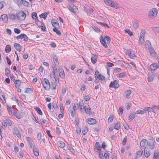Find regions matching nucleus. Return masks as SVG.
<instances>
[{"instance_id": "1", "label": "nucleus", "mask_w": 159, "mask_h": 159, "mask_svg": "<svg viewBox=\"0 0 159 159\" xmlns=\"http://www.w3.org/2000/svg\"><path fill=\"white\" fill-rule=\"evenodd\" d=\"M155 141L152 137H150L148 141L145 139H143L140 142V145L141 147L146 148L148 146V148L151 150L154 149V146H155Z\"/></svg>"}, {"instance_id": "2", "label": "nucleus", "mask_w": 159, "mask_h": 159, "mask_svg": "<svg viewBox=\"0 0 159 159\" xmlns=\"http://www.w3.org/2000/svg\"><path fill=\"white\" fill-rule=\"evenodd\" d=\"M16 16L18 20H23L25 18L26 15L24 11H21L17 12Z\"/></svg>"}, {"instance_id": "3", "label": "nucleus", "mask_w": 159, "mask_h": 159, "mask_svg": "<svg viewBox=\"0 0 159 159\" xmlns=\"http://www.w3.org/2000/svg\"><path fill=\"white\" fill-rule=\"evenodd\" d=\"M104 2L107 5L109 6L113 7L116 9H117L119 7L117 4L115 3L114 1L111 0H104Z\"/></svg>"}, {"instance_id": "4", "label": "nucleus", "mask_w": 159, "mask_h": 159, "mask_svg": "<svg viewBox=\"0 0 159 159\" xmlns=\"http://www.w3.org/2000/svg\"><path fill=\"white\" fill-rule=\"evenodd\" d=\"M42 84L45 89H49L51 87L49 81L46 78L43 79Z\"/></svg>"}, {"instance_id": "5", "label": "nucleus", "mask_w": 159, "mask_h": 159, "mask_svg": "<svg viewBox=\"0 0 159 159\" xmlns=\"http://www.w3.org/2000/svg\"><path fill=\"white\" fill-rule=\"evenodd\" d=\"M119 86L118 81L116 80H115L113 82L111 81L109 84L110 88H114L115 89H117Z\"/></svg>"}, {"instance_id": "6", "label": "nucleus", "mask_w": 159, "mask_h": 159, "mask_svg": "<svg viewBox=\"0 0 159 159\" xmlns=\"http://www.w3.org/2000/svg\"><path fill=\"white\" fill-rule=\"evenodd\" d=\"M157 10L156 8H153L151 9L148 14L150 16H155L157 15Z\"/></svg>"}, {"instance_id": "7", "label": "nucleus", "mask_w": 159, "mask_h": 159, "mask_svg": "<svg viewBox=\"0 0 159 159\" xmlns=\"http://www.w3.org/2000/svg\"><path fill=\"white\" fill-rule=\"evenodd\" d=\"M68 9L70 11L74 13H75L76 12V11L77 9L76 7L73 4L69 5Z\"/></svg>"}, {"instance_id": "8", "label": "nucleus", "mask_w": 159, "mask_h": 159, "mask_svg": "<svg viewBox=\"0 0 159 159\" xmlns=\"http://www.w3.org/2000/svg\"><path fill=\"white\" fill-rule=\"evenodd\" d=\"M144 148V155L145 157L148 158L150 155V151L149 148H147L143 147Z\"/></svg>"}, {"instance_id": "9", "label": "nucleus", "mask_w": 159, "mask_h": 159, "mask_svg": "<svg viewBox=\"0 0 159 159\" xmlns=\"http://www.w3.org/2000/svg\"><path fill=\"white\" fill-rule=\"evenodd\" d=\"M150 68L151 70L154 71L157 68V64L156 63H153L150 65Z\"/></svg>"}, {"instance_id": "10", "label": "nucleus", "mask_w": 159, "mask_h": 159, "mask_svg": "<svg viewBox=\"0 0 159 159\" xmlns=\"http://www.w3.org/2000/svg\"><path fill=\"white\" fill-rule=\"evenodd\" d=\"M96 121L95 119L93 118H90L88 119V123L89 124L93 125L96 124Z\"/></svg>"}, {"instance_id": "11", "label": "nucleus", "mask_w": 159, "mask_h": 159, "mask_svg": "<svg viewBox=\"0 0 159 159\" xmlns=\"http://www.w3.org/2000/svg\"><path fill=\"white\" fill-rule=\"evenodd\" d=\"M59 76L61 78H63L65 77V74L64 71L62 68L60 69L59 70Z\"/></svg>"}, {"instance_id": "12", "label": "nucleus", "mask_w": 159, "mask_h": 159, "mask_svg": "<svg viewBox=\"0 0 159 159\" xmlns=\"http://www.w3.org/2000/svg\"><path fill=\"white\" fill-rule=\"evenodd\" d=\"M0 99L3 103L6 102L5 96L3 93L2 91H0Z\"/></svg>"}, {"instance_id": "13", "label": "nucleus", "mask_w": 159, "mask_h": 159, "mask_svg": "<svg viewBox=\"0 0 159 159\" xmlns=\"http://www.w3.org/2000/svg\"><path fill=\"white\" fill-rule=\"evenodd\" d=\"M100 41L101 43L103 45V46L106 48L107 47V45L105 41L104 40L103 37L102 36H101L100 39Z\"/></svg>"}, {"instance_id": "14", "label": "nucleus", "mask_w": 159, "mask_h": 159, "mask_svg": "<svg viewBox=\"0 0 159 159\" xmlns=\"http://www.w3.org/2000/svg\"><path fill=\"white\" fill-rule=\"evenodd\" d=\"M84 109L87 114L90 115V112L91 111V109L89 105L85 106L84 108Z\"/></svg>"}, {"instance_id": "15", "label": "nucleus", "mask_w": 159, "mask_h": 159, "mask_svg": "<svg viewBox=\"0 0 159 159\" xmlns=\"http://www.w3.org/2000/svg\"><path fill=\"white\" fill-rule=\"evenodd\" d=\"M0 19L1 20L3 21L4 22H6L8 20V18L7 15L4 14L1 15Z\"/></svg>"}, {"instance_id": "16", "label": "nucleus", "mask_w": 159, "mask_h": 159, "mask_svg": "<svg viewBox=\"0 0 159 159\" xmlns=\"http://www.w3.org/2000/svg\"><path fill=\"white\" fill-rule=\"evenodd\" d=\"M97 78L101 80V83H103L105 82L104 80H105V77L101 74L98 75V76H97Z\"/></svg>"}, {"instance_id": "17", "label": "nucleus", "mask_w": 159, "mask_h": 159, "mask_svg": "<svg viewBox=\"0 0 159 159\" xmlns=\"http://www.w3.org/2000/svg\"><path fill=\"white\" fill-rule=\"evenodd\" d=\"M58 146L61 148H63L65 146V143L61 141H59L57 143Z\"/></svg>"}, {"instance_id": "18", "label": "nucleus", "mask_w": 159, "mask_h": 159, "mask_svg": "<svg viewBox=\"0 0 159 159\" xmlns=\"http://www.w3.org/2000/svg\"><path fill=\"white\" fill-rule=\"evenodd\" d=\"M133 25L134 29H137L139 26V21L136 20H134L133 22Z\"/></svg>"}, {"instance_id": "19", "label": "nucleus", "mask_w": 159, "mask_h": 159, "mask_svg": "<svg viewBox=\"0 0 159 159\" xmlns=\"http://www.w3.org/2000/svg\"><path fill=\"white\" fill-rule=\"evenodd\" d=\"M25 139L29 143L30 147H31L34 142L33 141L30 137H25Z\"/></svg>"}, {"instance_id": "20", "label": "nucleus", "mask_w": 159, "mask_h": 159, "mask_svg": "<svg viewBox=\"0 0 159 159\" xmlns=\"http://www.w3.org/2000/svg\"><path fill=\"white\" fill-rule=\"evenodd\" d=\"M120 127V121H118L116 123L114 127V129L116 130H118Z\"/></svg>"}, {"instance_id": "21", "label": "nucleus", "mask_w": 159, "mask_h": 159, "mask_svg": "<svg viewBox=\"0 0 159 159\" xmlns=\"http://www.w3.org/2000/svg\"><path fill=\"white\" fill-rule=\"evenodd\" d=\"M97 56L96 55L93 54L92 55V57L91 58V61L93 63H95L97 61Z\"/></svg>"}, {"instance_id": "22", "label": "nucleus", "mask_w": 159, "mask_h": 159, "mask_svg": "<svg viewBox=\"0 0 159 159\" xmlns=\"http://www.w3.org/2000/svg\"><path fill=\"white\" fill-rule=\"evenodd\" d=\"M52 59L53 61L56 65L58 64L59 62L58 58L57 57L56 55L53 54L52 56Z\"/></svg>"}, {"instance_id": "23", "label": "nucleus", "mask_w": 159, "mask_h": 159, "mask_svg": "<svg viewBox=\"0 0 159 159\" xmlns=\"http://www.w3.org/2000/svg\"><path fill=\"white\" fill-rule=\"evenodd\" d=\"M14 47L17 50L19 51H21V46L20 44L17 43H15L14 44Z\"/></svg>"}, {"instance_id": "24", "label": "nucleus", "mask_w": 159, "mask_h": 159, "mask_svg": "<svg viewBox=\"0 0 159 159\" xmlns=\"http://www.w3.org/2000/svg\"><path fill=\"white\" fill-rule=\"evenodd\" d=\"M33 152L35 156L37 157L39 155V153L38 149L35 146L33 147Z\"/></svg>"}, {"instance_id": "25", "label": "nucleus", "mask_w": 159, "mask_h": 159, "mask_svg": "<svg viewBox=\"0 0 159 159\" xmlns=\"http://www.w3.org/2000/svg\"><path fill=\"white\" fill-rule=\"evenodd\" d=\"M15 134L16 135L17 137L19 138H21V136L20 133L17 129H14Z\"/></svg>"}, {"instance_id": "26", "label": "nucleus", "mask_w": 159, "mask_h": 159, "mask_svg": "<svg viewBox=\"0 0 159 159\" xmlns=\"http://www.w3.org/2000/svg\"><path fill=\"white\" fill-rule=\"evenodd\" d=\"M32 17L33 20H34L35 21L38 20L37 17V14L35 12H33L32 13Z\"/></svg>"}, {"instance_id": "27", "label": "nucleus", "mask_w": 159, "mask_h": 159, "mask_svg": "<svg viewBox=\"0 0 159 159\" xmlns=\"http://www.w3.org/2000/svg\"><path fill=\"white\" fill-rule=\"evenodd\" d=\"M131 93V90H126L125 91V96L126 98L127 99L129 98V95Z\"/></svg>"}, {"instance_id": "28", "label": "nucleus", "mask_w": 159, "mask_h": 159, "mask_svg": "<svg viewBox=\"0 0 159 159\" xmlns=\"http://www.w3.org/2000/svg\"><path fill=\"white\" fill-rule=\"evenodd\" d=\"M148 49L149 50V52H150L151 55L152 56H154L155 55V52L153 48H151V47H149V48H148Z\"/></svg>"}, {"instance_id": "29", "label": "nucleus", "mask_w": 159, "mask_h": 159, "mask_svg": "<svg viewBox=\"0 0 159 159\" xmlns=\"http://www.w3.org/2000/svg\"><path fill=\"white\" fill-rule=\"evenodd\" d=\"M143 110L145 111H148L150 112H153L154 110L152 108L148 107H146L143 108Z\"/></svg>"}, {"instance_id": "30", "label": "nucleus", "mask_w": 159, "mask_h": 159, "mask_svg": "<svg viewBox=\"0 0 159 159\" xmlns=\"http://www.w3.org/2000/svg\"><path fill=\"white\" fill-rule=\"evenodd\" d=\"M34 109L39 115H43V113L39 107H36L34 108Z\"/></svg>"}, {"instance_id": "31", "label": "nucleus", "mask_w": 159, "mask_h": 159, "mask_svg": "<svg viewBox=\"0 0 159 159\" xmlns=\"http://www.w3.org/2000/svg\"><path fill=\"white\" fill-rule=\"evenodd\" d=\"M11 48L10 45H7L5 47V51L7 53H8L11 51Z\"/></svg>"}, {"instance_id": "32", "label": "nucleus", "mask_w": 159, "mask_h": 159, "mask_svg": "<svg viewBox=\"0 0 159 159\" xmlns=\"http://www.w3.org/2000/svg\"><path fill=\"white\" fill-rule=\"evenodd\" d=\"M124 122L123 123V125L124 126L125 129L127 130H128L129 129V127L128 125H127L125 120L124 119Z\"/></svg>"}, {"instance_id": "33", "label": "nucleus", "mask_w": 159, "mask_h": 159, "mask_svg": "<svg viewBox=\"0 0 159 159\" xmlns=\"http://www.w3.org/2000/svg\"><path fill=\"white\" fill-rule=\"evenodd\" d=\"M52 26L54 27H56V26L59 25L58 21L56 20H53L51 22Z\"/></svg>"}, {"instance_id": "34", "label": "nucleus", "mask_w": 159, "mask_h": 159, "mask_svg": "<svg viewBox=\"0 0 159 159\" xmlns=\"http://www.w3.org/2000/svg\"><path fill=\"white\" fill-rule=\"evenodd\" d=\"M48 14V13L47 12H45L42 13L41 15H39V16L43 18L44 19H46V17H47V15Z\"/></svg>"}, {"instance_id": "35", "label": "nucleus", "mask_w": 159, "mask_h": 159, "mask_svg": "<svg viewBox=\"0 0 159 159\" xmlns=\"http://www.w3.org/2000/svg\"><path fill=\"white\" fill-rule=\"evenodd\" d=\"M12 113L14 114V115L18 119H20L21 118V115L20 113H19L18 112H16L15 111L14 112H13Z\"/></svg>"}, {"instance_id": "36", "label": "nucleus", "mask_w": 159, "mask_h": 159, "mask_svg": "<svg viewBox=\"0 0 159 159\" xmlns=\"http://www.w3.org/2000/svg\"><path fill=\"white\" fill-rule=\"evenodd\" d=\"M15 86L16 88H18L20 84V82L19 80H16L15 82Z\"/></svg>"}, {"instance_id": "37", "label": "nucleus", "mask_w": 159, "mask_h": 159, "mask_svg": "<svg viewBox=\"0 0 159 159\" xmlns=\"http://www.w3.org/2000/svg\"><path fill=\"white\" fill-rule=\"evenodd\" d=\"M6 123L10 126H12L13 122L9 118H7L6 119Z\"/></svg>"}, {"instance_id": "38", "label": "nucleus", "mask_w": 159, "mask_h": 159, "mask_svg": "<svg viewBox=\"0 0 159 159\" xmlns=\"http://www.w3.org/2000/svg\"><path fill=\"white\" fill-rule=\"evenodd\" d=\"M145 46L146 48H149L151 47V43L149 40H147L145 42Z\"/></svg>"}, {"instance_id": "39", "label": "nucleus", "mask_w": 159, "mask_h": 159, "mask_svg": "<svg viewBox=\"0 0 159 159\" xmlns=\"http://www.w3.org/2000/svg\"><path fill=\"white\" fill-rule=\"evenodd\" d=\"M95 148L97 149L98 151L101 150V147L99 143L98 142H96L95 143Z\"/></svg>"}, {"instance_id": "40", "label": "nucleus", "mask_w": 159, "mask_h": 159, "mask_svg": "<svg viewBox=\"0 0 159 159\" xmlns=\"http://www.w3.org/2000/svg\"><path fill=\"white\" fill-rule=\"evenodd\" d=\"M79 105L80 107V109L82 110L84 109V103L83 101H80L79 102Z\"/></svg>"}, {"instance_id": "41", "label": "nucleus", "mask_w": 159, "mask_h": 159, "mask_svg": "<svg viewBox=\"0 0 159 159\" xmlns=\"http://www.w3.org/2000/svg\"><path fill=\"white\" fill-rule=\"evenodd\" d=\"M53 30L54 32L56 33L58 35H61V33L60 31L58 30L56 27H54L53 29Z\"/></svg>"}, {"instance_id": "42", "label": "nucleus", "mask_w": 159, "mask_h": 159, "mask_svg": "<svg viewBox=\"0 0 159 159\" xmlns=\"http://www.w3.org/2000/svg\"><path fill=\"white\" fill-rule=\"evenodd\" d=\"M159 152H155L154 153L153 159H159Z\"/></svg>"}, {"instance_id": "43", "label": "nucleus", "mask_w": 159, "mask_h": 159, "mask_svg": "<svg viewBox=\"0 0 159 159\" xmlns=\"http://www.w3.org/2000/svg\"><path fill=\"white\" fill-rule=\"evenodd\" d=\"M126 73L125 72H122L120 73L119 74L118 77L119 78H122L124 76H126Z\"/></svg>"}, {"instance_id": "44", "label": "nucleus", "mask_w": 159, "mask_h": 159, "mask_svg": "<svg viewBox=\"0 0 159 159\" xmlns=\"http://www.w3.org/2000/svg\"><path fill=\"white\" fill-rule=\"evenodd\" d=\"M35 21H36V24L39 27L42 26V25L43 24V23L39 21V20H36Z\"/></svg>"}, {"instance_id": "45", "label": "nucleus", "mask_w": 159, "mask_h": 159, "mask_svg": "<svg viewBox=\"0 0 159 159\" xmlns=\"http://www.w3.org/2000/svg\"><path fill=\"white\" fill-rule=\"evenodd\" d=\"M88 129L86 127H84L83 128L82 130V133L84 135H85L87 132Z\"/></svg>"}, {"instance_id": "46", "label": "nucleus", "mask_w": 159, "mask_h": 159, "mask_svg": "<svg viewBox=\"0 0 159 159\" xmlns=\"http://www.w3.org/2000/svg\"><path fill=\"white\" fill-rule=\"evenodd\" d=\"M56 83L54 82L53 83H52V84H51V89H55L56 88Z\"/></svg>"}, {"instance_id": "47", "label": "nucleus", "mask_w": 159, "mask_h": 159, "mask_svg": "<svg viewBox=\"0 0 159 159\" xmlns=\"http://www.w3.org/2000/svg\"><path fill=\"white\" fill-rule=\"evenodd\" d=\"M105 159H109V154L107 151H106L104 154Z\"/></svg>"}, {"instance_id": "48", "label": "nucleus", "mask_w": 159, "mask_h": 159, "mask_svg": "<svg viewBox=\"0 0 159 159\" xmlns=\"http://www.w3.org/2000/svg\"><path fill=\"white\" fill-rule=\"evenodd\" d=\"M22 2V4H23L25 6H28L29 5V3L28 2L26 1L25 0H20Z\"/></svg>"}, {"instance_id": "49", "label": "nucleus", "mask_w": 159, "mask_h": 159, "mask_svg": "<svg viewBox=\"0 0 159 159\" xmlns=\"http://www.w3.org/2000/svg\"><path fill=\"white\" fill-rule=\"evenodd\" d=\"M92 27L94 30H95L97 32H99L100 31L99 28L97 27L96 26L93 25Z\"/></svg>"}, {"instance_id": "50", "label": "nucleus", "mask_w": 159, "mask_h": 159, "mask_svg": "<svg viewBox=\"0 0 159 159\" xmlns=\"http://www.w3.org/2000/svg\"><path fill=\"white\" fill-rule=\"evenodd\" d=\"M143 41L144 38L139 37V43L140 45L142 44L143 43Z\"/></svg>"}, {"instance_id": "51", "label": "nucleus", "mask_w": 159, "mask_h": 159, "mask_svg": "<svg viewBox=\"0 0 159 159\" xmlns=\"http://www.w3.org/2000/svg\"><path fill=\"white\" fill-rule=\"evenodd\" d=\"M71 115L72 117H74L75 115V111L74 109H70Z\"/></svg>"}, {"instance_id": "52", "label": "nucleus", "mask_w": 159, "mask_h": 159, "mask_svg": "<svg viewBox=\"0 0 159 159\" xmlns=\"http://www.w3.org/2000/svg\"><path fill=\"white\" fill-rule=\"evenodd\" d=\"M79 107L77 103H75L73 106V107L71 109H74L75 110H77L78 108Z\"/></svg>"}, {"instance_id": "53", "label": "nucleus", "mask_w": 159, "mask_h": 159, "mask_svg": "<svg viewBox=\"0 0 159 159\" xmlns=\"http://www.w3.org/2000/svg\"><path fill=\"white\" fill-rule=\"evenodd\" d=\"M129 119L132 120L135 117V113H131L129 116Z\"/></svg>"}, {"instance_id": "54", "label": "nucleus", "mask_w": 159, "mask_h": 159, "mask_svg": "<svg viewBox=\"0 0 159 159\" xmlns=\"http://www.w3.org/2000/svg\"><path fill=\"white\" fill-rule=\"evenodd\" d=\"M125 32L127 33L130 36H132L133 35L132 32L130 30H125Z\"/></svg>"}, {"instance_id": "55", "label": "nucleus", "mask_w": 159, "mask_h": 159, "mask_svg": "<svg viewBox=\"0 0 159 159\" xmlns=\"http://www.w3.org/2000/svg\"><path fill=\"white\" fill-rule=\"evenodd\" d=\"M104 39L105 40H106L107 42V43H109L111 41V39L110 37L107 36H106L104 37Z\"/></svg>"}, {"instance_id": "56", "label": "nucleus", "mask_w": 159, "mask_h": 159, "mask_svg": "<svg viewBox=\"0 0 159 159\" xmlns=\"http://www.w3.org/2000/svg\"><path fill=\"white\" fill-rule=\"evenodd\" d=\"M42 138L41 134L40 133H38L37 136V139L39 141H40Z\"/></svg>"}, {"instance_id": "57", "label": "nucleus", "mask_w": 159, "mask_h": 159, "mask_svg": "<svg viewBox=\"0 0 159 159\" xmlns=\"http://www.w3.org/2000/svg\"><path fill=\"white\" fill-rule=\"evenodd\" d=\"M5 71L6 72V74L7 75V76H8V75H10V71L9 68H6L5 69Z\"/></svg>"}, {"instance_id": "58", "label": "nucleus", "mask_w": 159, "mask_h": 159, "mask_svg": "<svg viewBox=\"0 0 159 159\" xmlns=\"http://www.w3.org/2000/svg\"><path fill=\"white\" fill-rule=\"evenodd\" d=\"M127 140V139L126 137H125L123 140H122V144L123 145H125L126 144V142Z\"/></svg>"}, {"instance_id": "59", "label": "nucleus", "mask_w": 159, "mask_h": 159, "mask_svg": "<svg viewBox=\"0 0 159 159\" xmlns=\"http://www.w3.org/2000/svg\"><path fill=\"white\" fill-rule=\"evenodd\" d=\"M129 55L130 56H131L132 57H135V55L134 53V52L132 50L131 51H130V52L129 53Z\"/></svg>"}, {"instance_id": "60", "label": "nucleus", "mask_w": 159, "mask_h": 159, "mask_svg": "<svg viewBox=\"0 0 159 159\" xmlns=\"http://www.w3.org/2000/svg\"><path fill=\"white\" fill-rule=\"evenodd\" d=\"M145 32L144 30H142L140 34V37L144 38V36L145 35Z\"/></svg>"}, {"instance_id": "61", "label": "nucleus", "mask_w": 159, "mask_h": 159, "mask_svg": "<svg viewBox=\"0 0 159 159\" xmlns=\"http://www.w3.org/2000/svg\"><path fill=\"white\" fill-rule=\"evenodd\" d=\"M24 37V34H21L20 35L17 36L16 37V38L17 39H20L23 38Z\"/></svg>"}, {"instance_id": "62", "label": "nucleus", "mask_w": 159, "mask_h": 159, "mask_svg": "<svg viewBox=\"0 0 159 159\" xmlns=\"http://www.w3.org/2000/svg\"><path fill=\"white\" fill-rule=\"evenodd\" d=\"M14 31L15 32V33L19 34L20 33V30L18 28H15L14 29Z\"/></svg>"}, {"instance_id": "63", "label": "nucleus", "mask_w": 159, "mask_h": 159, "mask_svg": "<svg viewBox=\"0 0 159 159\" xmlns=\"http://www.w3.org/2000/svg\"><path fill=\"white\" fill-rule=\"evenodd\" d=\"M22 1H21L20 0H16L15 2L18 5L20 6L22 4Z\"/></svg>"}, {"instance_id": "64", "label": "nucleus", "mask_w": 159, "mask_h": 159, "mask_svg": "<svg viewBox=\"0 0 159 159\" xmlns=\"http://www.w3.org/2000/svg\"><path fill=\"white\" fill-rule=\"evenodd\" d=\"M16 16L14 14H11L10 16V20H15L16 19Z\"/></svg>"}]
</instances>
